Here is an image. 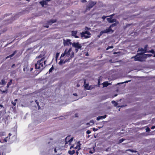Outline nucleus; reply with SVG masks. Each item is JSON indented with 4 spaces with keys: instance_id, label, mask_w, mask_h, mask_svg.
Masks as SVG:
<instances>
[{
    "instance_id": "f257e3e1",
    "label": "nucleus",
    "mask_w": 155,
    "mask_h": 155,
    "mask_svg": "<svg viewBox=\"0 0 155 155\" xmlns=\"http://www.w3.org/2000/svg\"><path fill=\"white\" fill-rule=\"evenodd\" d=\"M44 57L42 58L40 60L38 61L35 64V68L36 69H39L40 71L36 74L37 75L45 68V65L46 64V61L45 60Z\"/></svg>"
},
{
    "instance_id": "f03ea898",
    "label": "nucleus",
    "mask_w": 155,
    "mask_h": 155,
    "mask_svg": "<svg viewBox=\"0 0 155 155\" xmlns=\"http://www.w3.org/2000/svg\"><path fill=\"white\" fill-rule=\"evenodd\" d=\"M74 52L72 51V48H70L68 50L66 49L63 53L61 55V57H64V56L68 57V61H69L72 58L74 57Z\"/></svg>"
},
{
    "instance_id": "7ed1b4c3",
    "label": "nucleus",
    "mask_w": 155,
    "mask_h": 155,
    "mask_svg": "<svg viewBox=\"0 0 155 155\" xmlns=\"http://www.w3.org/2000/svg\"><path fill=\"white\" fill-rule=\"evenodd\" d=\"M118 24L119 22L118 21L117 22L116 21L115 23L112 24L111 25H110L108 28L101 31L100 32V34L98 35L97 37L100 38V36H101L104 33H107L110 31H111L112 32H113L114 31L111 28L116 26Z\"/></svg>"
},
{
    "instance_id": "20e7f679",
    "label": "nucleus",
    "mask_w": 155,
    "mask_h": 155,
    "mask_svg": "<svg viewBox=\"0 0 155 155\" xmlns=\"http://www.w3.org/2000/svg\"><path fill=\"white\" fill-rule=\"evenodd\" d=\"M81 38L84 37L85 38H87L90 37V35L91 34L90 32L87 31H85L84 32H82L80 33Z\"/></svg>"
},
{
    "instance_id": "39448f33",
    "label": "nucleus",
    "mask_w": 155,
    "mask_h": 155,
    "mask_svg": "<svg viewBox=\"0 0 155 155\" xmlns=\"http://www.w3.org/2000/svg\"><path fill=\"white\" fill-rule=\"evenodd\" d=\"M73 137L70 138V136H68L66 137L65 140V146H67L68 144L70 145L71 142L73 141Z\"/></svg>"
},
{
    "instance_id": "423d86ee",
    "label": "nucleus",
    "mask_w": 155,
    "mask_h": 155,
    "mask_svg": "<svg viewBox=\"0 0 155 155\" xmlns=\"http://www.w3.org/2000/svg\"><path fill=\"white\" fill-rule=\"evenodd\" d=\"M97 4L96 1H91L89 2L88 5L87 6L86 10H90L94 5Z\"/></svg>"
},
{
    "instance_id": "0eeeda50",
    "label": "nucleus",
    "mask_w": 155,
    "mask_h": 155,
    "mask_svg": "<svg viewBox=\"0 0 155 155\" xmlns=\"http://www.w3.org/2000/svg\"><path fill=\"white\" fill-rule=\"evenodd\" d=\"M143 54V53H138L134 57H133L132 58H134V60L136 61H142V57L140 56H138L139 55H142Z\"/></svg>"
},
{
    "instance_id": "6e6552de",
    "label": "nucleus",
    "mask_w": 155,
    "mask_h": 155,
    "mask_svg": "<svg viewBox=\"0 0 155 155\" xmlns=\"http://www.w3.org/2000/svg\"><path fill=\"white\" fill-rule=\"evenodd\" d=\"M76 146L74 147V144L72 145L70 147V149H71L72 148H74L75 149H78V150H79L81 149V144L80 143V141L77 142L76 143Z\"/></svg>"
},
{
    "instance_id": "1a4fd4ad",
    "label": "nucleus",
    "mask_w": 155,
    "mask_h": 155,
    "mask_svg": "<svg viewBox=\"0 0 155 155\" xmlns=\"http://www.w3.org/2000/svg\"><path fill=\"white\" fill-rule=\"evenodd\" d=\"M71 40L68 39L66 40L63 39V44L65 46H69L70 45H71L72 43L71 42Z\"/></svg>"
},
{
    "instance_id": "9d476101",
    "label": "nucleus",
    "mask_w": 155,
    "mask_h": 155,
    "mask_svg": "<svg viewBox=\"0 0 155 155\" xmlns=\"http://www.w3.org/2000/svg\"><path fill=\"white\" fill-rule=\"evenodd\" d=\"M72 47L75 48H78V49H81L82 46L78 42H73L72 44Z\"/></svg>"
},
{
    "instance_id": "9b49d317",
    "label": "nucleus",
    "mask_w": 155,
    "mask_h": 155,
    "mask_svg": "<svg viewBox=\"0 0 155 155\" xmlns=\"http://www.w3.org/2000/svg\"><path fill=\"white\" fill-rule=\"evenodd\" d=\"M57 21V19H51L49 21H47V24L48 25H51L53 23H55Z\"/></svg>"
},
{
    "instance_id": "f8f14e48",
    "label": "nucleus",
    "mask_w": 155,
    "mask_h": 155,
    "mask_svg": "<svg viewBox=\"0 0 155 155\" xmlns=\"http://www.w3.org/2000/svg\"><path fill=\"white\" fill-rule=\"evenodd\" d=\"M107 20L109 23H113L116 22L117 20L116 19H112V18H107Z\"/></svg>"
},
{
    "instance_id": "ddd939ff",
    "label": "nucleus",
    "mask_w": 155,
    "mask_h": 155,
    "mask_svg": "<svg viewBox=\"0 0 155 155\" xmlns=\"http://www.w3.org/2000/svg\"><path fill=\"white\" fill-rule=\"evenodd\" d=\"M71 35H72L74 36L75 38H78L79 37L77 35V31H72Z\"/></svg>"
},
{
    "instance_id": "4468645a",
    "label": "nucleus",
    "mask_w": 155,
    "mask_h": 155,
    "mask_svg": "<svg viewBox=\"0 0 155 155\" xmlns=\"http://www.w3.org/2000/svg\"><path fill=\"white\" fill-rule=\"evenodd\" d=\"M107 116V115H105L104 116H99L98 117H97V120H99L101 119L105 118Z\"/></svg>"
},
{
    "instance_id": "2eb2a0df",
    "label": "nucleus",
    "mask_w": 155,
    "mask_h": 155,
    "mask_svg": "<svg viewBox=\"0 0 155 155\" xmlns=\"http://www.w3.org/2000/svg\"><path fill=\"white\" fill-rule=\"evenodd\" d=\"M110 84V83H109L107 81L104 82L103 83V85L104 87H106Z\"/></svg>"
},
{
    "instance_id": "dca6fc26",
    "label": "nucleus",
    "mask_w": 155,
    "mask_h": 155,
    "mask_svg": "<svg viewBox=\"0 0 155 155\" xmlns=\"http://www.w3.org/2000/svg\"><path fill=\"white\" fill-rule=\"evenodd\" d=\"M68 61V60H65V61L64 62V61L63 60H61L59 62L58 64L60 65H61L63 63L64 64L66 62L68 61Z\"/></svg>"
},
{
    "instance_id": "f3484780",
    "label": "nucleus",
    "mask_w": 155,
    "mask_h": 155,
    "mask_svg": "<svg viewBox=\"0 0 155 155\" xmlns=\"http://www.w3.org/2000/svg\"><path fill=\"white\" fill-rule=\"evenodd\" d=\"M138 51H140L142 52H143L144 53H145L147 52V51H146L144 48H138Z\"/></svg>"
},
{
    "instance_id": "a211bd4d",
    "label": "nucleus",
    "mask_w": 155,
    "mask_h": 155,
    "mask_svg": "<svg viewBox=\"0 0 155 155\" xmlns=\"http://www.w3.org/2000/svg\"><path fill=\"white\" fill-rule=\"evenodd\" d=\"M75 152V150H69L68 153L69 154L71 155H72Z\"/></svg>"
},
{
    "instance_id": "6ab92c4d",
    "label": "nucleus",
    "mask_w": 155,
    "mask_h": 155,
    "mask_svg": "<svg viewBox=\"0 0 155 155\" xmlns=\"http://www.w3.org/2000/svg\"><path fill=\"white\" fill-rule=\"evenodd\" d=\"M84 85L85 88L86 89H87L89 90V89L87 88L88 87V85H89L88 84H86V81H85V80L84 81Z\"/></svg>"
},
{
    "instance_id": "aec40b11",
    "label": "nucleus",
    "mask_w": 155,
    "mask_h": 155,
    "mask_svg": "<svg viewBox=\"0 0 155 155\" xmlns=\"http://www.w3.org/2000/svg\"><path fill=\"white\" fill-rule=\"evenodd\" d=\"M144 58H147L151 57L152 56V54H144Z\"/></svg>"
},
{
    "instance_id": "412c9836",
    "label": "nucleus",
    "mask_w": 155,
    "mask_h": 155,
    "mask_svg": "<svg viewBox=\"0 0 155 155\" xmlns=\"http://www.w3.org/2000/svg\"><path fill=\"white\" fill-rule=\"evenodd\" d=\"M17 51H14L13 53L11 54V55H10L9 56H8L6 57V58H8L9 57H13L16 53Z\"/></svg>"
},
{
    "instance_id": "4be33fe9",
    "label": "nucleus",
    "mask_w": 155,
    "mask_h": 155,
    "mask_svg": "<svg viewBox=\"0 0 155 155\" xmlns=\"http://www.w3.org/2000/svg\"><path fill=\"white\" fill-rule=\"evenodd\" d=\"M35 102L37 104V106H38V110L40 109L41 108V107L39 105V102L37 100H36Z\"/></svg>"
},
{
    "instance_id": "5701e85b",
    "label": "nucleus",
    "mask_w": 155,
    "mask_h": 155,
    "mask_svg": "<svg viewBox=\"0 0 155 155\" xmlns=\"http://www.w3.org/2000/svg\"><path fill=\"white\" fill-rule=\"evenodd\" d=\"M147 52H150L152 53V54H154L155 51L153 49H152L151 50L148 51H147Z\"/></svg>"
},
{
    "instance_id": "b1692460",
    "label": "nucleus",
    "mask_w": 155,
    "mask_h": 155,
    "mask_svg": "<svg viewBox=\"0 0 155 155\" xmlns=\"http://www.w3.org/2000/svg\"><path fill=\"white\" fill-rule=\"evenodd\" d=\"M126 151H131L132 152L136 153L137 152V151L136 150H134L130 149H128Z\"/></svg>"
},
{
    "instance_id": "393cba45",
    "label": "nucleus",
    "mask_w": 155,
    "mask_h": 155,
    "mask_svg": "<svg viewBox=\"0 0 155 155\" xmlns=\"http://www.w3.org/2000/svg\"><path fill=\"white\" fill-rule=\"evenodd\" d=\"M54 68L53 66H52V67L49 70V73H50L51 72H52V71L53 70H54Z\"/></svg>"
},
{
    "instance_id": "a878e982",
    "label": "nucleus",
    "mask_w": 155,
    "mask_h": 155,
    "mask_svg": "<svg viewBox=\"0 0 155 155\" xmlns=\"http://www.w3.org/2000/svg\"><path fill=\"white\" fill-rule=\"evenodd\" d=\"M44 2V0H43L39 2L40 4H41V5L42 6V7H44V5H45Z\"/></svg>"
},
{
    "instance_id": "bb28decb",
    "label": "nucleus",
    "mask_w": 155,
    "mask_h": 155,
    "mask_svg": "<svg viewBox=\"0 0 155 155\" xmlns=\"http://www.w3.org/2000/svg\"><path fill=\"white\" fill-rule=\"evenodd\" d=\"M125 140V139L124 138H122L120 139L119 141V143H121L123 141H124V140Z\"/></svg>"
},
{
    "instance_id": "cd10ccee",
    "label": "nucleus",
    "mask_w": 155,
    "mask_h": 155,
    "mask_svg": "<svg viewBox=\"0 0 155 155\" xmlns=\"http://www.w3.org/2000/svg\"><path fill=\"white\" fill-rule=\"evenodd\" d=\"M1 84H6V82H5V80L4 79H2L1 80Z\"/></svg>"
},
{
    "instance_id": "c85d7f7f",
    "label": "nucleus",
    "mask_w": 155,
    "mask_h": 155,
    "mask_svg": "<svg viewBox=\"0 0 155 155\" xmlns=\"http://www.w3.org/2000/svg\"><path fill=\"white\" fill-rule=\"evenodd\" d=\"M95 152V150L93 148L92 150H90L89 151V153H93Z\"/></svg>"
},
{
    "instance_id": "c756f323",
    "label": "nucleus",
    "mask_w": 155,
    "mask_h": 155,
    "mask_svg": "<svg viewBox=\"0 0 155 155\" xmlns=\"http://www.w3.org/2000/svg\"><path fill=\"white\" fill-rule=\"evenodd\" d=\"M59 53L57 52V53L56 54V56H55V58H56V60H57V58H58L59 56Z\"/></svg>"
},
{
    "instance_id": "7c9ffc66",
    "label": "nucleus",
    "mask_w": 155,
    "mask_h": 155,
    "mask_svg": "<svg viewBox=\"0 0 155 155\" xmlns=\"http://www.w3.org/2000/svg\"><path fill=\"white\" fill-rule=\"evenodd\" d=\"M148 45H146L144 48V49L146 51H147V48H148Z\"/></svg>"
},
{
    "instance_id": "2f4dec72",
    "label": "nucleus",
    "mask_w": 155,
    "mask_h": 155,
    "mask_svg": "<svg viewBox=\"0 0 155 155\" xmlns=\"http://www.w3.org/2000/svg\"><path fill=\"white\" fill-rule=\"evenodd\" d=\"M12 79H11L10 80V81L9 82H8V84L10 85L11 84H12Z\"/></svg>"
},
{
    "instance_id": "473e14b6",
    "label": "nucleus",
    "mask_w": 155,
    "mask_h": 155,
    "mask_svg": "<svg viewBox=\"0 0 155 155\" xmlns=\"http://www.w3.org/2000/svg\"><path fill=\"white\" fill-rule=\"evenodd\" d=\"M114 47L113 46H109L107 47V50H108L110 48H113Z\"/></svg>"
},
{
    "instance_id": "72a5a7b5",
    "label": "nucleus",
    "mask_w": 155,
    "mask_h": 155,
    "mask_svg": "<svg viewBox=\"0 0 155 155\" xmlns=\"http://www.w3.org/2000/svg\"><path fill=\"white\" fill-rule=\"evenodd\" d=\"M130 81H124V82H122V83H118L117 84V85L119 84H124V83H127L128 82Z\"/></svg>"
},
{
    "instance_id": "f704fd0d",
    "label": "nucleus",
    "mask_w": 155,
    "mask_h": 155,
    "mask_svg": "<svg viewBox=\"0 0 155 155\" xmlns=\"http://www.w3.org/2000/svg\"><path fill=\"white\" fill-rule=\"evenodd\" d=\"M1 91L2 92V93H7L8 92V91L7 90H6L5 91Z\"/></svg>"
},
{
    "instance_id": "c9c22d12",
    "label": "nucleus",
    "mask_w": 155,
    "mask_h": 155,
    "mask_svg": "<svg viewBox=\"0 0 155 155\" xmlns=\"http://www.w3.org/2000/svg\"><path fill=\"white\" fill-rule=\"evenodd\" d=\"M91 29V28H88L87 27H86L85 28V30L87 31V30H89Z\"/></svg>"
},
{
    "instance_id": "e433bc0d",
    "label": "nucleus",
    "mask_w": 155,
    "mask_h": 155,
    "mask_svg": "<svg viewBox=\"0 0 155 155\" xmlns=\"http://www.w3.org/2000/svg\"><path fill=\"white\" fill-rule=\"evenodd\" d=\"M91 133V131H90V130H87V131H86V133L87 134H90V133Z\"/></svg>"
},
{
    "instance_id": "4c0bfd02",
    "label": "nucleus",
    "mask_w": 155,
    "mask_h": 155,
    "mask_svg": "<svg viewBox=\"0 0 155 155\" xmlns=\"http://www.w3.org/2000/svg\"><path fill=\"white\" fill-rule=\"evenodd\" d=\"M12 103L14 106H15L16 104V103L15 101L14 102L12 101Z\"/></svg>"
},
{
    "instance_id": "58836bf2",
    "label": "nucleus",
    "mask_w": 155,
    "mask_h": 155,
    "mask_svg": "<svg viewBox=\"0 0 155 155\" xmlns=\"http://www.w3.org/2000/svg\"><path fill=\"white\" fill-rule=\"evenodd\" d=\"M7 29L6 28H4L3 31H2V33H4V32H5L7 31Z\"/></svg>"
},
{
    "instance_id": "ea45409f",
    "label": "nucleus",
    "mask_w": 155,
    "mask_h": 155,
    "mask_svg": "<svg viewBox=\"0 0 155 155\" xmlns=\"http://www.w3.org/2000/svg\"><path fill=\"white\" fill-rule=\"evenodd\" d=\"M146 130V132H149L150 131V129L149 127H147Z\"/></svg>"
},
{
    "instance_id": "a19ab883",
    "label": "nucleus",
    "mask_w": 155,
    "mask_h": 155,
    "mask_svg": "<svg viewBox=\"0 0 155 155\" xmlns=\"http://www.w3.org/2000/svg\"><path fill=\"white\" fill-rule=\"evenodd\" d=\"M8 138V137H6L4 139V141L5 142H6L7 141V139Z\"/></svg>"
},
{
    "instance_id": "79ce46f5",
    "label": "nucleus",
    "mask_w": 155,
    "mask_h": 155,
    "mask_svg": "<svg viewBox=\"0 0 155 155\" xmlns=\"http://www.w3.org/2000/svg\"><path fill=\"white\" fill-rule=\"evenodd\" d=\"M44 2L45 5H47V2L46 0H44Z\"/></svg>"
},
{
    "instance_id": "37998d69",
    "label": "nucleus",
    "mask_w": 155,
    "mask_h": 155,
    "mask_svg": "<svg viewBox=\"0 0 155 155\" xmlns=\"http://www.w3.org/2000/svg\"><path fill=\"white\" fill-rule=\"evenodd\" d=\"M106 18V16H104V15H103L102 17V18L104 20L105 18Z\"/></svg>"
},
{
    "instance_id": "c03bdc74",
    "label": "nucleus",
    "mask_w": 155,
    "mask_h": 155,
    "mask_svg": "<svg viewBox=\"0 0 155 155\" xmlns=\"http://www.w3.org/2000/svg\"><path fill=\"white\" fill-rule=\"evenodd\" d=\"M81 2L83 3H84L87 2L86 0H81Z\"/></svg>"
},
{
    "instance_id": "a18cd8bd",
    "label": "nucleus",
    "mask_w": 155,
    "mask_h": 155,
    "mask_svg": "<svg viewBox=\"0 0 155 155\" xmlns=\"http://www.w3.org/2000/svg\"><path fill=\"white\" fill-rule=\"evenodd\" d=\"M93 130L94 131H97V129H95V128H93Z\"/></svg>"
},
{
    "instance_id": "49530a36",
    "label": "nucleus",
    "mask_w": 155,
    "mask_h": 155,
    "mask_svg": "<svg viewBox=\"0 0 155 155\" xmlns=\"http://www.w3.org/2000/svg\"><path fill=\"white\" fill-rule=\"evenodd\" d=\"M114 14H112V15H110L109 16L110 17V18H113V16H114Z\"/></svg>"
},
{
    "instance_id": "de8ad7c7",
    "label": "nucleus",
    "mask_w": 155,
    "mask_h": 155,
    "mask_svg": "<svg viewBox=\"0 0 155 155\" xmlns=\"http://www.w3.org/2000/svg\"><path fill=\"white\" fill-rule=\"evenodd\" d=\"M42 57L41 55H40L39 56L36 57V58H41Z\"/></svg>"
},
{
    "instance_id": "09e8293b",
    "label": "nucleus",
    "mask_w": 155,
    "mask_h": 155,
    "mask_svg": "<svg viewBox=\"0 0 155 155\" xmlns=\"http://www.w3.org/2000/svg\"><path fill=\"white\" fill-rule=\"evenodd\" d=\"M78 48H75V51L76 52H77L78 51Z\"/></svg>"
},
{
    "instance_id": "8fccbe9b",
    "label": "nucleus",
    "mask_w": 155,
    "mask_h": 155,
    "mask_svg": "<svg viewBox=\"0 0 155 155\" xmlns=\"http://www.w3.org/2000/svg\"><path fill=\"white\" fill-rule=\"evenodd\" d=\"M49 25H44V27L46 28H49Z\"/></svg>"
},
{
    "instance_id": "3c124183",
    "label": "nucleus",
    "mask_w": 155,
    "mask_h": 155,
    "mask_svg": "<svg viewBox=\"0 0 155 155\" xmlns=\"http://www.w3.org/2000/svg\"><path fill=\"white\" fill-rule=\"evenodd\" d=\"M155 128V126H153L151 127V129H154Z\"/></svg>"
},
{
    "instance_id": "603ef678",
    "label": "nucleus",
    "mask_w": 155,
    "mask_h": 155,
    "mask_svg": "<svg viewBox=\"0 0 155 155\" xmlns=\"http://www.w3.org/2000/svg\"><path fill=\"white\" fill-rule=\"evenodd\" d=\"M73 95L76 96H78L77 94L76 93H74L73 94Z\"/></svg>"
},
{
    "instance_id": "864d4df0",
    "label": "nucleus",
    "mask_w": 155,
    "mask_h": 155,
    "mask_svg": "<svg viewBox=\"0 0 155 155\" xmlns=\"http://www.w3.org/2000/svg\"><path fill=\"white\" fill-rule=\"evenodd\" d=\"M15 64H13L12 65V68H13V67H14V66H15Z\"/></svg>"
},
{
    "instance_id": "5fc2aeb1",
    "label": "nucleus",
    "mask_w": 155,
    "mask_h": 155,
    "mask_svg": "<svg viewBox=\"0 0 155 155\" xmlns=\"http://www.w3.org/2000/svg\"><path fill=\"white\" fill-rule=\"evenodd\" d=\"M78 114H75V117H78Z\"/></svg>"
},
{
    "instance_id": "6e6d98bb",
    "label": "nucleus",
    "mask_w": 155,
    "mask_h": 155,
    "mask_svg": "<svg viewBox=\"0 0 155 155\" xmlns=\"http://www.w3.org/2000/svg\"><path fill=\"white\" fill-rule=\"evenodd\" d=\"M9 86H10V85H9L7 84V86H6L8 88L9 87Z\"/></svg>"
},
{
    "instance_id": "4d7b16f0",
    "label": "nucleus",
    "mask_w": 155,
    "mask_h": 155,
    "mask_svg": "<svg viewBox=\"0 0 155 155\" xmlns=\"http://www.w3.org/2000/svg\"><path fill=\"white\" fill-rule=\"evenodd\" d=\"M100 80H99L98 81V84L99 85H100Z\"/></svg>"
},
{
    "instance_id": "13d9d810",
    "label": "nucleus",
    "mask_w": 155,
    "mask_h": 155,
    "mask_svg": "<svg viewBox=\"0 0 155 155\" xmlns=\"http://www.w3.org/2000/svg\"><path fill=\"white\" fill-rule=\"evenodd\" d=\"M33 68H30V71H31L33 70Z\"/></svg>"
},
{
    "instance_id": "bf43d9fd",
    "label": "nucleus",
    "mask_w": 155,
    "mask_h": 155,
    "mask_svg": "<svg viewBox=\"0 0 155 155\" xmlns=\"http://www.w3.org/2000/svg\"><path fill=\"white\" fill-rule=\"evenodd\" d=\"M18 100L17 99H15V100L14 101L16 103L17 101Z\"/></svg>"
},
{
    "instance_id": "052dcab7",
    "label": "nucleus",
    "mask_w": 155,
    "mask_h": 155,
    "mask_svg": "<svg viewBox=\"0 0 155 155\" xmlns=\"http://www.w3.org/2000/svg\"><path fill=\"white\" fill-rule=\"evenodd\" d=\"M0 107H3V106L1 104H0Z\"/></svg>"
},
{
    "instance_id": "680f3d73",
    "label": "nucleus",
    "mask_w": 155,
    "mask_h": 155,
    "mask_svg": "<svg viewBox=\"0 0 155 155\" xmlns=\"http://www.w3.org/2000/svg\"><path fill=\"white\" fill-rule=\"evenodd\" d=\"M8 135H9V137L10 136H11L12 135V134L10 133Z\"/></svg>"
},
{
    "instance_id": "e2e57ef3",
    "label": "nucleus",
    "mask_w": 155,
    "mask_h": 155,
    "mask_svg": "<svg viewBox=\"0 0 155 155\" xmlns=\"http://www.w3.org/2000/svg\"><path fill=\"white\" fill-rule=\"evenodd\" d=\"M86 56H87V55H88V53H87L86 54Z\"/></svg>"
},
{
    "instance_id": "0e129e2a",
    "label": "nucleus",
    "mask_w": 155,
    "mask_h": 155,
    "mask_svg": "<svg viewBox=\"0 0 155 155\" xmlns=\"http://www.w3.org/2000/svg\"><path fill=\"white\" fill-rule=\"evenodd\" d=\"M26 0L27 1H28V2L30 1V0Z\"/></svg>"
},
{
    "instance_id": "69168bd1",
    "label": "nucleus",
    "mask_w": 155,
    "mask_h": 155,
    "mask_svg": "<svg viewBox=\"0 0 155 155\" xmlns=\"http://www.w3.org/2000/svg\"><path fill=\"white\" fill-rule=\"evenodd\" d=\"M86 124L87 125H89V123H87Z\"/></svg>"
},
{
    "instance_id": "338daca9",
    "label": "nucleus",
    "mask_w": 155,
    "mask_h": 155,
    "mask_svg": "<svg viewBox=\"0 0 155 155\" xmlns=\"http://www.w3.org/2000/svg\"><path fill=\"white\" fill-rule=\"evenodd\" d=\"M77 87H79V85L77 84Z\"/></svg>"
},
{
    "instance_id": "774afa93",
    "label": "nucleus",
    "mask_w": 155,
    "mask_h": 155,
    "mask_svg": "<svg viewBox=\"0 0 155 155\" xmlns=\"http://www.w3.org/2000/svg\"><path fill=\"white\" fill-rule=\"evenodd\" d=\"M153 57H155V54L154 55Z\"/></svg>"
}]
</instances>
